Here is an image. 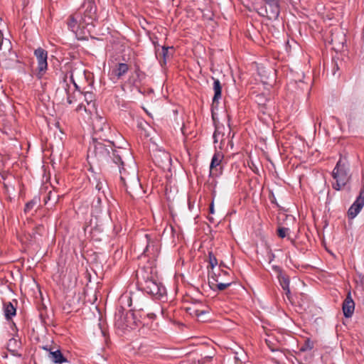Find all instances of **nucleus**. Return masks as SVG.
Returning a JSON list of instances; mask_svg holds the SVG:
<instances>
[{
    "label": "nucleus",
    "instance_id": "nucleus-5",
    "mask_svg": "<svg viewBox=\"0 0 364 364\" xmlns=\"http://www.w3.org/2000/svg\"><path fill=\"white\" fill-rule=\"evenodd\" d=\"M70 82L73 83V86L68 83L67 74L64 75L63 81L60 82V87L56 90V95L63 96L62 100L63 101L65 98L63 95H65L66 102L71 105L75 102L77 97H81L82 94L79 91H76L77 85L73 80L72 73L70 74Z\"/></svg>",
    "mask_w": 364,
    "mask_h": 364
},
{
    "label": "nucleus",
    "instance_id": "nucleus-48",
    "mask_svg": "<svg viewBox=\"0 0 364 364\" xmlns=\"http://www.w3.org/2000/svg\"><path fill=\"white\" fill-rule=\"evenodd\" d=\"M274 139H275L276 141H277V136H276V135H274Z\"/></svg>",
    "mask_w": 364,
    "mask_h": 364
},
{
    "label": "nucleus",
    "instance_id": "nucleus-51",
    "mask_svg": "<svg viewBox=\"0 0 364 364\" xmlns=\"http://www.w3.org/2000/svg\"><path fill=\"white\" fill-rule=\"evenodd\" d=\"M235 358L236 360H238V359H239V358L237 357V355H235Z\"/></svg>",
    "mask_w": 364,
    "mask_h": 364
},
{
    "label": "nucleus",
    "instance_id": "nucleus-27",
    "mask_svg": "<svg viewBox=\"0 0 364 364\" xmlns=\"http://www.w3.org/2000/svg\"><path fill=\"white\" fill-rule=\"evenodd\" d=\"M49 358L55 363H67L69 364L67 359L64 357L60 350H55L50 351Z\"/></svg>",
    "mask_w": 364,
    "mask_h": 364
},
{
    "label": "nucleus",
    "instance_id": "nucleus-8",
    "mask_svg": "<svg viewBox=\"0 0 364 364\" xmlns=\"http://www.w3.org/2000/svg\"><path fill=\"white\" fill-rule=\"evenodd\" d=\"M140 324L145 325L148 323L136 318V313L130 311L125 314L122 313L115 317V326L122 330L134 329Z\"/></svg>",
    "mask_w": 364,
    "mask_h": 364
},
{
    "label": "nucleus",
    "instance_id": "nucleus-17",
    "mask_svg": "<svg viewBox=\"0 0 364 364\" xmlns=\"http://www.w3.org/2000/svg\"><path fill=\"white\" fill-rule=\"evenodd\" d=\"M146 75L139 66L135 68L134 72L127 79V83L139 90L142 82L146 79Z\"/></svg>",
    "mask_w": 364,
    "mask_h": 364
},
{
    "label": "nucleus",
    "instance_id": "nucleus-22",
    "mask_svg": "<svg viewBox=\"0 0 364 364\" xmlns=\"http://www.w3.org/2000/svg\"><path fill=\"white\" fill-rule=\"evenodd\" d=\"M223 159V154L222 153L217 151L214 154L210 164V176H217L220 173V171H218V166H220V163Z\"/></svg>",
    "mask_w": 364,
    "mask_h": 364
},
{
    "label": "nucleus",
    "instance_id": "nucleus-43",
    "mask_svg": "<svg viewBox=\"0 0 364 364\" xmlns=\"http://www.w3.org/2000/svg\"><path fill=\"white\" fill-rule=\"evenodd\" d=\"M157 309L161 312V314L164 313L163 309L160 308L159 306H157Z\"/></svg>",
    "mask_w": 364,
    "mask_h": 364
},
{
    "label": "nucleus",
    "instance_id": "nucleus-10",
    "mask_svg": "<svg viewBox=\"0 0 364 364\" xmlns=\"http://www.w3.org/2000/svg\"><path fill=\"white\" fill-rule=\"evenodd\" d=\"M274 274L278 280L279 287L282 289L283 295H285L287 299L292 302L293 296L290 289V277L288 273L282 268L274 265Z\"/></svg>",
    "mask_w": 364,
    "mask_h": 364
},
{
    "label": "nucleus",
    "instance_id": "nucleus-37",
    "mask_svg": "<svg viewBox=\"0 0 364 364\" xmlns=\"http://www.w3.org/2000/svg\"><path fill=\"white\" fill-rule=\"evenodd\" d=\"M210 213L213 214L215 213L213 202L211 203L209 208Z\"/></svg>",
    "mask_w": 364,
    "mask_h": 364
},
{
    "label": "nucleus",
    "instance_id": "nucleus-14",
    "mask_svg": "<svg viewBox=\"0 0 364 364\" xmlns=\"http://www.w3.org/2000/svg\"><path fill=\"white\" fill-rule=\"evenodd\" d=\"M274 205H276L279 208L277 216V226H291L294 225V223H295V218L292 215L288 214L287 213V210L284 209L283 208H281L277 204L275 199Z\"/></svg>",
    "mask_w": 364,
    "mask_h": 364
},
{
    "label": "nucleus",
    "instance_id": "nucleus-35",
    "mask_svg": "<svg viewBox=\"0 0 364 364\" xmlns=\"http://www.w3.org/2000/svg\"><path fill=\"white\" fill-rule=\"evenodd\" d=\"M82 109H84L86 111V107L85 105H83L82 103L79 104L78 106L76 108V111H80Z\"/></svg>",
    "mask_w": 364,
    "mask_h": 364
},
{
    "label": "nucleus",
    "instance_id": "nucleus-21",
    "mask_svg": "<svg viewBox=\"0 0 364 364\" xmlns=\"http://www.w3.org/2000/svg\"><path fill=\"white\" fill-rule=\"evenodd\" d=\"M173 47L169 46H161L160 50V46L155 44V55L156 58L159 60L161 67H164L167 63V58H168V50L172 49Z\"/></svg>",
    "mask_w": 364,
    "mask_h": 364
},
{
    "label": "nucleus",
    "instance_id": "nucleus-15",
    "mask_svg": "<svg viewBox=\"0 0 364 364\" xmlns=\"http://www.w3.org/2000/svg\"><path fill=\"white\" fill-rule=\"evenodd\" d=\"M129 65L125 63H117L109 70L110 79L116 82L122 79L129 71Z\"/></svg>",
    "mask_w": 364,
    "mask_h": 364
},
{
    "label": "nucleus",
    "instance_id": "nucleus-46",
    "mask_svg": "<svg viewBox=\"0 0 364 364\" xmlns=\"http://www.w3.org/2000/svg\"><path fill=\"white\" fill-rule=\"evenodd\" d=\"M208 219H209V220H210V222H213V218H210H210H208Z\"/></svg>",
    "mask_w": 364,
    "mask_h": 364
},
{
    "label": "nucleus",
    "instance_id": "nucleus-50",
    "mask_svg": "<svg viewBox=\"0 0 364 364\" xmlns=\"http://www.w3.org/2000/svg\"><path fill=\"white\" fill-rule=\"evenodd\" d=\"M105 128H106V129H109L108 125H105Z\"/></svg>",
    "mask_w": 364,
    "mask_h": 364
},
{
    "label": "nucleus",
    "instance_id": "nucleus-26",
    "mask_svg": "<svg viewBox=\"0 0 364 364\" xmlns=\"http://www.w3.org/2000/svg\"><path fill=\"white\" fill-rule=\"evenodd\" d=\"M4 316L6 320L9 321L16 314V309L10 301L4 303Z\"/></svg>",
    "mask_w": 364,
    "mask_h": 364
},
{
    "label": "nucleus",
    "instance_id": "nucleus-11",
    "mask_svg": "<svg viewBox=\"0 0 364 364\" xmlns=\"http://www.w3.org/2000/svg\"><path fill=\"white\" fill-rule=\"evenodd\" d=\"M0 64L6 69H21L23 63L22 57L18 56L17 53L11 48L7 53L4 55L0 60Z\"/></svg>",
    "mask_w": 364,
    "mask_h": 364
},
{
    "label": "nucleus",
    "instance_id": "nucleus-52",
    "mask_svg": "<svg viewBox=\"0 0 364 364\" xmlns=\"http://www.w3.org/2000/svg\"><path fill=\"white\" fill-rule=\"evenodd\" d=\"M198 311H196V316H198L199 314L198 313Z\"/></svg>",
    "mask_w": 364,
    "mask_h": 364
},
{
    "label": "nucleus",
    "instance_id": "nucleus-23",
    "mask_svg": "<svg viewBox=\"0 0 364 364\" xmlns=\"http://www.w3.org/2000/svg\"><path fill=\"white\" fill-rule=\"evenodd\" d=\"M342 309L346 318H350L353 314L355 310V303L352 299L350 292H348L345 300L343 302Z\"/></svg>",
    "mask_w": 364,
    "mask_h": 364
},
{
    "label": "nucleus",
    "instance_id": "nucleus-36",
    "mask_svg": "<svg viewBox=\"0 0 364 364\" xmlns=\"http://www.w3.org/2000/svg\"><path fill=\"white\" fill-rule=\"evenodd\" d=\"M338 69H339V68H338V64H337L336 63H334V65H333V70H332V72H333V75H335V74H336V72L337 70H338Z\"/></svg>",
    "mask_w": 364,
    "mask_h": 364
},
{
    "label": "nucleus",
    "instance_id": "nucleus-12",
    "mask_svg": "<svg viewBox=\"0 0 364 364\" xmlns=\"http://www.w3.org/2000/svg\"><path fill=\"white\" fill-rule=\"evenodd\" d=\"M34 55L38 61L37 77L41 79L48 70V52L45 49L39 47L34 50Z\"/></svg>",
    "mask_w": 364,
    "mask_h": 364
},
{
    "label": "nucleus",
    "instance_id": "nucleus-31",
    "mask_svg": "<svg viewBox=\"0 0 364 364\" xmlns=\"http://www.w3.org/2000/svg\"><path fill=\"white\" fill-rule=\"evenodd\" d=\"M39 201H40L39 197H38V196L34 197L31 200L26 203L25 208H24V212L28 213L30 210H31Z\"/></svg>",
    "mask_w": 364,
    "mask_h": 364
},
{
    "label": "nucleus",
    "instance_id": "nucleus-44",
    "mask_svg": "<svg viewBox=\"0 0 364 364\" xmlns=\"http://www.w3.org/2000/svg\"><path fill=\"white\" fill-rule=\"evenodd\" d=\"M277 6H278L277 1L274 0V7H277Z\"/></svg>",
    "mask_w": 364,
    "mask_h": 364
},
{
    "label": "nucleus",
    "instance_id": "nucleus-53",
    "mask_svg": "<svg viewBox=\"0 0 364 364\" xmlns=\"http://www.w3.org/2000/svg\"><path fill=\"white\" fill-rule=\"evenodd\" d=\"M274 75H277V70H274Z\"/></svg>",
    "mask_w": 364,
    "mask_h": 364
},
{
    "label": "nucleus",
    "instance_id": "nucleus-45",
    "mask_svg": "<svg viewBox=\"0 0 364 364\" xmlns=\"http://www.w3.org/2000/svg\"><path fill=\"white\" fill-rule=\"evenodd\" d=\"M270 195H273V193L272 191H269ZM269 199L273 203V200L271 199V196H269Z\"/></svg>",
    "mask_w": 364,
    "mask_h": 364
},
{
    "label": "nucleus",
    "instance_id": "nucleus-49",
    "mask_svg": "<svg viewBox=\"0 0 364 364\" xmlns=\"http://www.w3.org/2000/svg\"><path fill=\"white\" fill-rule=\"evenodd\" d=\"M103 129H104V128H101V129H99V131H102V132Z\"/></svg>",
    "mask_w": 364,
    "mask_h": 364
},
{
    "label": "nucleus",
    "instance_id": "nucleus-20",
    "mask_svg": "<svg viewBox=\"0 0 364 364\" xmlns=\"http://www.w3.org/2000/svg\"><path fill=\"white\" fill-rule=\"evenodd\" d=\"M213 80V89L214 91V96L213 97L212 100V105H211V111H212V117L214 119V114H213V109L218 107L219 104V100L221 99L222 97V85L218 79H216L215 77H212Z\"/></svg>",
    "mask_w": 364,
    "mask_h": 364
},
{
    "label": "nucleus",
    "instance_id": "nucleus-18",
    "mask_svg": "<svg viewBox=\"0 0 364 364\" xmlns=\"http://www.w3.org/2000/svg\"><path fill=\"white\" fill-rule=\"evenodd\" d=\"M364 205V187L360 190L359 196L348 210V216L353 219L360 213Z\"/></svg>",
    "mask_w": 364,
    "mask_h": 364
},
{
    "label": "nucleus",
    "instance_id": "nucleus-39",
    "mask_svg": "<svg viewBox=\"0 0 364 364\" xmlns=\"http://www.w3.org/2000/svg\"><path fill=\"white\" fill-rule=\"evenodd\" d=\"M42 348L46 351H48L49 353L50 351H52V349L50 348H48V346H43Z\"/></svg>",
    "mask_w": 364,
    "mask_h": 364
},
{
    "label": "nucleus",
    "instance_id": "nucleus-16",
    "mask_svg": "<svg viewBox=\"0 0 364 364\" xmlns=\"http://www.w3.org/2000/svg\"><path fill=\"white\" fill-rule=\"evenodd\" d=\"M67 26L69 30L75 33H77L80 30L86 28V25L82 23L81 14L77 11L68 18Z\"/></svg>",
    "mask_w": 364,
    "mask_h": 364
},
{
    "label": "nucleus",
    "instance_id": "nucleus-34",
    "mask_svg": "<svg viewBox=\"0 0 364 364\" xmlns=\"http://www.w3.org/2000/svg\"><path fill=\"white\" fill-rule=\"evenodd\" d=\"M4 40V33L2 31L0 30V50H1L2 48V43Z\"/></svg>",
    "mask_w": 364,
    "mask_h": 364
},
{
    "label": "nucleus",
    "instance_id": "nucleus-32",
    "mask_svg": "<svg viewBox=\"0 0 364 364\" xmlns=\"http://www.w3.org/2000/svg\"><path fill=\"white\" fill-rule=\"evenodd\" d=\"M266 335L267 336V338H264L265 343L268 348H269V350L271 351H273V342L268 332H266Z\"/></svg>",
    "mask_w": 364,
    "mask_h": 364
},
{
    "label": "nucleus",
    "instance_id": "nucleus-19",
    "mask_svg": "<svg viewBox=\"0 0 364 364\" xmlns=\"http://www.w3.org/2000/svg\"><path fill=\"white\" fill-rule=\"evenodd\" d=\"M153 160L158 166L166 168L170 166L171 158L168 152L159 150L154 154Z\"/></svg>",
    "mask_w": 364,
    "mask_h": 364
},
{
    "label": "nucleus",
    "instance_id": "nucleus-25",
    "mask_svg": "<svg viewBox=\"0 0 364 364\" xmlns=\"http://www.w3.org/2000/svg\"><path fill=\"white\" fill-rule=\"evenodd\" d=\"M266 4L269 6V9L267 6H261L258 13L260 16L267 18V20L270 21L272 18V14H273V0H263Z\"/></svg>",
    "mask_w": 364,
    "mask_h": 364
},
{
    "label": "nucleus",
    "instance_id": "nucleus-9",
    "mask_svg": "<svg viewBox=\"0 0 364 364\" xmlns=\"http://www.w3.org/2000/svg\"><path fill=\"white\" fill-rule=\"evenodd\" d=\"M77 12L81 14L82 23L86 26H93L97 20V6L92 0L85 1Z\"/></svg>",
    "mask_w": 364,
    "mask_h": 364
},
{
    "label": "nucleus",
    "instance_id": "nucleus-47",
    "mask_svg": "<svg viewBox=\"0 0 364 364\" xmlns=\"http://www.w3.org/2000/svg\"><path fill=\"white\" fill-rule=\"evenodd\" d=\"M278 348H277L275 346H274V351L276 352V351H278Z\"/></svg>",
    "mask_w": 364,
    "mask_h": 364
},
{
    "label": "nucleus",
    "instance_id": "nucleus-33",
    "mask_svg": "<svg viewBox=\"0 0 364 364\" xmlns=\"http://www.w3.org/2000/svg\"><path fill=\"white\" fill-rule=\"evenodd\" d=\"M220 272H219L220 274V279H223V282H231L230 281H225L223 278L224 277H226L229 274L228 272V271H224V270H220Z\"/></svg>",
    "mask_w": 364,
    "mask_h": 364
},
{
    "label": "nucleus",
    "instance_id": "nucleus-28",
    "mask_svg": "<svg viewBox=\"0 0 364 364\" xmlns=\"http://www.w3.org/2000/svg\"><path fill=\"white\" fill-rule=\"evenodd\" d=\"M277 234L281 239L287 238V240L291 241L290 226H277Z\"/></svg>",
    "mask_w": 364,
    "mask_h": 364
},
{
    "label": "nucleus",
    "instance_id": "nucleus-6",
    "mask_svg": "<svg viewBox=\"0 0 364 364\" xmlns=\"http://www.w3.org/2000/svg\"><path fill=\"white\" fill-rule=\"evenodd\" d=\"M208 267L211 271H208V284L213 291H223L231 285V282H225L220 279V274L214 272L213 269L218 265V259L212 252L208 253Z\"/></svg>",
    "mask_w": 364,
    "mask_h": 364
},
{
    "label": "nucleus",
    "instance_id": "nucleus-24",
    "mask_svg": "<svg viewBox=\"0 0 364 364\" xmlns=\"http://www.w3.org/2000/svg\"><path fill=\"white\" fill-rule=\"evenodd\" d=\"M331 43L333 46V49H341L343 48L344 43H346L345 34L339 31L333 32L331 36Z\"/></svg>",
    "mask_w": 364,
    "mask_h": 364
},
{
    "label": "nucleus",
    "instance_id": "nucleus-42",
    "mask_svg": "<svg viewBox=\"0 0 364 364\" xmlns=\"http://www.w3.org/2000/svg\"><path fill=\"white\" fill-rule=\"evenodd\" d=\"M272 257H273V255H269V264H270L271 261L272 260Z\"/></svg>",
    "mask_w": 364,
    "mask_h": 364
},
{
    "label": "nucleus",
    "instance_id": "nucleus-13",
    "mask_svg": "<svg viewBox=\"0 0 364 364\" xmlns=\"http://www.w3.org/2000/svg\"><path fill=\"white\" fill-rule=\"evenodd\" d=\"M146 246L144 250L143 254L153 260H156L160 252L159 242L156 240L151 239L149 235L146 234Z\"/></svg>",
    "mask_w": 364,
    "mask_h": 364
},
{
    "label": "nucleus",
    "instance_id": "nucleus-29",
    "mask_svg": "<svg viewBox=\"0 0 364 364\" xmlns=\"http://www.w3.org/2000/svg\"><path fill=\"white\" fill-rule=\"evenodd\" d=\"M145 311L144 312H136V318L139 316L141 321L145 322V318H148L150 320H154L156 318V314L154 312L150 311L149 310Z\"/></svg>",
    "mask_w": 364,
    "mask_h": 364
},
{
    "label": "nucleus",
    "instance_id": "nucleus-1",
    "mask_svg": "<svg viewBox=\"0 0 364 364\" xmlns=\"http://www.w3.org/2000/svg\"><path fill=\"white\" fill-rule=\"evenodd\" d=\"M129 154L127 149L117 146L114 144L113 148L109 151V159L105 161L107 164H114L118 168L120 173V180L122 182L126 191L131 197L139 193L141 191V186L137 176L133 173L129 174L124 168V159Z\"/></svg>",
    "mask_w": 364,
    "mask_h": 364
},
{
    "label": "nucleus",
    "instance_id": "nucleus-30",
    "mask_svg": "<svg viewBox=\"0 0 364 364\" xmlns=\"http://www.w3.org/2000/svg\"><path fill=\"white\" fill-rule=\"evenodd\" d=\"M314 343L310 338L305 339L304 343L300 346L299 350L301 352H306L311 350L314 348Z\"/></svg>",
    "mask_w": 364,
    "mask_h": 364
},
{
    "label": "nucleus",
    "instance_id": "nucleus-38",
    "mask_svg": "<svg viewBox=\"0 0 364 364\" xmlns=\"http://www.w3.org/2000/svg\"><path fill=\"white\" fill-rule=\"evenodd\" d=\"M50 195H51V192L50 191L47 196L44 198V202L45 203H47L48 200L50 199Z\"/></svg>",
    "mask_w": 364,
    "mask_h": 364
},
{
    "label": "nucleus",
    "instance_id": "nucleus-41",
    "mask_svg": "<svg viewBox=\"0 0 364 364\" xmlns=\"http://www.w3.org/2000/svg\"><path fill=\"white\" fill-rule=\"evenodd\" d=\"M143 122H140L138 123V127L142 128Z\"/></svg>",
    "mask_w": 364,
    "mask_h": 364
},
{
    "label": "nucleus",
    "instance_id": "nucleus-2",
    "mask_svg": "<svg viewBox=\"0 0 364 364\" xmlns=\"http://www.w3.org/2000/svg\"><path fill=\"white\" fill-rule=\"evenodd\" d=\"M155 267L150 264L136 271L137 282L142 290L156 299H162L166 294L165 287L158 281Z\"/></svg>",
    "mask_w": 364,
    "mask_h": 364
},
{
    "label": "nucleus",
    "instance_id": "nucleus-4",
    "mask_svg": "<svg viewBox=\"0 0 364 364\" xmlns=\"http://www.w3.org/2000/svg\"><path fill=\"white\" fill-rule=\"evenodd\" d=\"M119 301L122 307H132L129 311L132 313L144 312L148 311L149 306L146 301L148 300L141 294L126 293L120 296Z\"/></svg>",
    "mask_w": 364,
    "mask_h": 364
},
{
    "label": "nucleus",
    "instance_id": "nucleus-40",
    "mask_svg": "<svg viewBox=\"0 0 364 364\" xmlns=\"http://www.w3.org/2000/svg\"><path fill=\"white\" fill-rule=\"evenodd\" d=\"M216 134H216V132H215L214 133V134H213V139H214V142H215V143L218 141V140H217V139H216V136H217Z\"/></svg>",
    "mask_w": 364,
    "mask_h": 364
},
{
    "label": "nucleus",
    "instance_id": "nucleus-7",
    "mask_svg": "<svg viewBox=\"0 0 364 364\" xmlns=\"http://www.w3.org/2000/svg\"><path fill=\"white\" fill-rule=\"evenodd\" d=\"M332 177L336 181L332 183V187L336 191H340L349 181L348 166L345 160L340 158L332 172Z\"/></svg>",
    "mask_w": 364,
    "mask_h": 364
},
{
    "label": "nucleus",
    "instance_id": "nucleus-3",
    "mask_svg": "<svg viewBox=\"0 0 364 364\" xmlns=\"http://www.w3.org/2000/svg\"><path fill=\"white\" fill-rule=\"evenodd\" d=\"M114 142L102 139L100 141L93 139L90 144L87 157L100 164H105L109 159V151L113 148Z\"/></svg>",
    "mask_w": 364,
    "mask_h": 364
}]
</instances>
